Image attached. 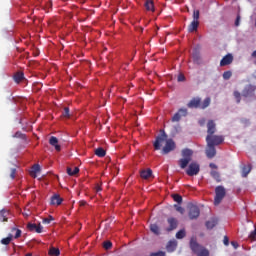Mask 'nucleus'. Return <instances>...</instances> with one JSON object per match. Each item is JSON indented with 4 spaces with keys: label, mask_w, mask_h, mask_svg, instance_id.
<instances>
[{
    "label": "nucleus",
    "mask_w": 256,
    "mask_h": 256,
    "mask_svg": "<svg viewBox=\"0 0 256 256\" xmlns=\"http://www.w3.org/2000/svg\"><path fill=\"white\" fill-rule=\"evenodd\" d=\"M211 105V98L207 97L204 99L203 102H201L200 97H194L192 98L189 103L187 104V107L189 109H207Z\"/></svg>",
    "instance_id": "obj_1"
},
{
    "label": "nucleus",
    "mask_w": 256,
    "mask_h": 256,
    "mask_svg": "<svg viewBox=\"0 0 256 256\" xmlns=\"http://www.w3.org/2000/svg\"><path fill=\"white\" fill-rule=\"evenodd\" d=\"M161 141H166L164 147L162 148V153L163 155H167L171 153V151H175V141L173 139H168L167 140V134L165 133V130H161Z\"/></svg>",
    "instance_id": "obj_2"
},
{
    "label": "nucleus",
    "mask_w": 256,
    "mask_h": 256,
    "mask_svg": "<svg viewBox=\"0 0 256 256\" xmlns=\"http://www.w3.org/2000/svg\"><path fill=\"white\" fill-rule=\"evenodd\" d=\"M190 249L195 253L197 256H209L210 252L207 248L197 243V240L191 239L190 240Z\"/></svg>",
    "instance_id": "obj_3"
},
{
    "label": "nucleus",
    "mask_w": 256,
    "mask_h": 256,
    "mask_svg": "<svg viewBox=\"0 0 256 256\" xmlns=\"http://www.w3.org/2000/svg\"><path fill=\"white\" fill-rule=\"evenodd\" d=\"M182 157L183 158L179 160V166L181 167V169H185V167H187L189 163H191V159L193 157V150L188 148L183 149Z\"/></svg>",
    "instance_id": "obj_4"
},
{
    "label": "nucleus",
    "mask_w": 256,
    "mask_h": 256,
    "mask_svg": "<svg viewBox=\"0 0 256 256\" xmlns=\"http://www.w3.org/2000/svg\"><path fill=\"white\" fill-rule=\"evenodd\" d=\"M225 195H227V192L225 191V187L223 186H217L215 188V198H214V205H221V201L225 199Z\"/></svg>",
    "instance_id": "obj_5"
},
{
    "label": "nucleus",
    "mask_w": 256,
    "mask_h": 256,
    "mask_svg": "<svg viewBox=\"0 0 256 256\" xmlns=\"http://www.w3.org/2000/svg\"><path fill=\"white\" fill-rule=\"evenodd\" d=\"M223 141H225V138H223V136H218V135H207L206 136V143L212 145V146H216V145H221V143H223Z\"/></svg>",
    "instance_id": "obj_6"
},
{
    "label": "nucleus",
    "mask_w": 256,
    "mask_h": 256,
    "mask_svg": "<svg viewBox=\"0 0 256 256\" xmlns=\"http://www.w3.org/2000/svg\"><path fill=\"white\" fill-rule=\"evenodd\" d=\"M201 215V211L199 210V207L196 205H190L189 211H188V217L189 219H197Z\"/></svg>",
    "instance_id": "obj_7"
},
{
    "label": "nucleus",
    "mask_w": 256,
    "mask_h": 256,
    "mask_svg": "<svg viewBox=\"0 0 256 256\" xmlns=\"http://www.w3.org/2000/svg\"><path fill=\"white\" fill-rule=\"evenodd\" d=\"M199 171H200L199 164H197V163H195V162H192V163L189 165V167H188L186 173H187V175H189V177H193V176H195V175H199Z\"/></svg>",
    "instance_id": "obj_8"
},
{
    "label": "nucleus",
    "mask_w": 256,
    "mask_h": 256,
    "mask_svg": "<svg viewBox=\"0 0 256 256\" xmlns=\"http://www.w3.org/2000/svg\"><path fill=\"white\" fill-rule=\"evenodd\" d=\"M160 221L159 220H152V223L150 224V231L151 233H153L154 235H160L161 233V229L159 228L160 225Z\"/></svg>",
    "instance_id": "obj_9"
},
{
    "label": "nucleus",
    "mask_w": 256,
    "mask_h": 256,
    "mask_svg": "<svg viewBox=\"0 0 256 256\" xmlns=\"http://www.w3.org/2000/svg\"><path fill=\"white\" fill-rule=\"evenodd\" d=\"M231 63H233V54L228 53L221 59L220 67H227V65H231Z\"/></svg>",
    "instance_id": "obj_10"
},
{
    "label": "nucleus",
    "mask_w": 256,
    "mask_h": 256,
    "mask_svg": "<svg viewBox=\"0 0 256 256\" xmlns=\"http://www.w3.org/2000/svg\"><path fill=\"white\" fill-rule=\"evenodd\" d=\"M185 116H187V109L180 108L178 112H176L172 117V121L174 122L181 121V117H185Z\"/></svg>",
    "instance_id": "obj_11"
},
{
    "label": "nucleus",
    "mask_w": 256,
    "mask_h": 256,
    "mask_svg": "<svg viewBox=\"0 0 256 256\" xmlns=\"http://www.w3.org/2000/svg\"><path fill=\"white\" fill-rule=\"evenodd\" d=\"M215 155H217V150L215 149V146L207 143L206 156L208 157V159H213Z\"/></svg>",
    "instance_id": "obj_12"
},
{
    "label": "nucleus",
    "mask_w": 256,
    "mask_h": 256,
    "mask_svg": "<svg viewBox=\"0 0 256 256\" xmlns=\"http://www.w3.org/2000/svg\"><path fill=\"white\" fill-rule=\"evenodd\" d=\"M27 229L28 231H35L36 233H43V226H41V224L37 225L33 223H28Z\"/></svg>",
    "instance_id": "obj_13"
},
{
    "label": "nucleus",
    "mask_w": 256,
    "mask_h": 256,
    "mask_svg": "<svg viewBox=\"0 0 256 256\" xmlns=\"http://www.w3.org/2000/svg\"><path fill=\"white\" fill-rule=\"evenodd\" d=\"M216 131H217V124H215V121L209 120L207 123L208 135H213Z\"/></svg>",
    "instance_id": "obj_14"
},
{
    "label": "nucleus",
    "mask_w": 256,
    "mask_h": 256,
    "mask_svg": "<svg viewBox=\"0 0 256 256\" xmlns=\"http://www.w3.org/2000/svg\"><path fill=\"white\" fill-rule=\"evenodd\" d=\"M253 95H255V87L250 85L243 90V97H253Z\"/></svg>",
    "instance_id": "obj_15"
},
{
    "label": "nucleus",
    "mask_w": 256,
    "mask_h": 256,
    "mask_svg": "<svg viewBox=\"0 0 256 256\" xmlns=\"http://www.w3.org/2000/svg\"><path fill=\"white\" fill-rule=\"evenodd\" d=\"M49 144L56 149V151H61V145H59V139L57 137L52 136L49 139Z\"/></svg>",
    "instance_id": "obj_16"
},
{
    "label": "nucleus",
    "mask_w": 256,
    "mask_h": 256,
    "mask_svg": "<svg viewBox=\"0 0 256 256\" xmlns=\"http://www.w3.org/2000/svg\"><path fill=\"white\" fill-rule=\"evenodd\" d=\"M7 221H9V210H0V223H6Z\"/></svg>",
    "instance_id": "obj_17"
},
{
    "label": "nucleus",
    "mask_w": 256,
    "mask_h": 256,
    "mask_svg": "<svg viewBox=\"0 0 256 256\" xmlns=\"http://www.w3.org/2000/svg\"><path fill=\"white\" fill-rule=\"evenodd\" d=\"M175 249H177V242L175 240L169 241L166 245V251H168V253H173Z\"/></svg>",
    "instance_id": "obj_18"
},
{
    "label": "nucleus",
    "mask_w": 256,
    "mask_h": 256,
    "mask_svg": "<svg viewBox=\"0 0 256 256\" xmlns=\"http://www.w3.org/2000/svg\"><path fill=\"white\" fill-rule=\"evenodd\" d=\"M61 203H63V198L59 194H54L51 197V205H61Z\"/></svg>",
    "instance_id": "obj_19"
},
{
    "label": "nucleus",
    "mask_w": 256,
    "mask_h": 256,
    "mask_svg": "<svg viewBox=\"0 0 256 256\" xmlns=\"http://www.w3.org/2000/svg\"><path fill=\"white\" fill-rule=\"evenodd\" d=\"M168 225L169 227L166 229V231H174V229L177 227V219L168 218Z\"/></svg>",
    "instance_id": "obj_20"
},
{
    "label": "nucleus",
    "mask_w": 256,
    "mask_h": 256,
    "mask_svg": "<svg viewBox=\"0 0 256 256\" xmlns=\"http://www.w3.org/2000/svg\"><path fill=\"white\" fill-rule=\"evenodd\" d=\"M199 29V21L193 20L191 24L188 26V32L193 33Z\"/></svg>",
    "instance_id": "obj_21"
},
{
    "label": "nucleus",
    "mask_w": 256,
    "mask_h": 256,
    "mask_svg": "<svg viewBox=\"0 0 256 256\" xmlns=\"http://www.w3.org/2000/svg\"><path fill=\"white\" fill-rule=\"evenodd\" d=\"M218 223H219V220L217 218H212L206 222V227L207 229H213L214 227H217Z\"/></svg>",
    "instance_id": "obj_22"
},
{
    "label": "nucleus",
    "mask_w": 256,
    "mask_h": 256,
    "mask_svg": "<svg viewBox=\"0 0 256 256\" xmlns=\"http://www.w3.org/2000/svg\"><path fill=\"white\" fill-rule=\"evenodd\" d=\"M144 7L147 11H155V4L153 3V0H146Z\"/></svg>",
    "instance_id": "obj_23"
},
{
    "label": "nucleus",
    "mask_w": 256,
    "mask_h": 256,
    "mask_svg": "<svg viewBox=\"0 0 256 256\" xmlns=\"http://www.w3.org/2000/svg\"><path fill=\"white\" fill-rule=\"evenodd\" d=\"M151 175H153V170H151V169L140 171V177L142 179H149V177H151Z\"/></svg>",
    "instance_id": "obj_24"
},
{
    "label": "nucleus",
    "mask_w": 256,
    "mask_h": 256,
    "mask_svg": "<svg viewBox=\"0 0 256 256\" xmlns=\"http://www.w3.org/2000/svg\"><path fill=\"white\" fill-rule=\"evenodd\" d=\"M40 171H41V166L39 164H34L32 166L30 175L35 178V177H37V173H39Z\"/></svg>",
    "instance_id": "obj_25"
},
{
    "label": "nucleus",
    "mask_w": 256,
    "mask_h": 256,
    "mask_svg": "<svg viewBox=\"0 0 256 256\" xmlns=\"http://www.w3.org/2000/svg\"><path fill=\"white\" fill-rule=\"evenodd\" d=\"M25 79V74L23 72H18L14 75V81L15 83H20Z\"/></svg>",
    "instance_id": "obj_26"
},
{
    "label": "nucleus",
    "mask_w": 256,
    "mask_h": 256,
    "mask_svg": "<svg viewBox=\"0 0 256 256\" xmlns=\"http://www.w3.org/2000/svg\"><path fill=\"white\" fill-rule=\"evenodd\" d=\"M154 149L156 150V151H159V149H161V135H158L157 137H156V140L154 141Z\"/></svg>",
    "instance_id": "obj_27"
},
{
    "label": "nucleus",
    "mask_w": 256,
    "mask_h": 256,
    "mask_svg": "<svg viewBox=\"0 0 256 256\" xmlns=\"http://www.w3.org/2000/svg\"><path fill=\"white\" fill-rule=\"evenodd\" d=\"M211 177H213V179H215V181H217V183H221V174H219V172L213 170L210 173Z\"/></svg>",
    "instance_id": "obj_28"
},
{
    "label": "nucleus",
    "mask_w": 256,
    "mask_h": 256,
    "mask_svg": "<svg viewBox=\"0 0 256 256\" xmlns=\"http://www.w3.org/2000/svg\"><path fill=\"white\" fill-rule=\"evenodd\" d=\"M95 155H97V157H105V155H107V152L105 151V149L100 147L95 150Z\"/></svg>",
    "instance_id": "obj_29"
},
{
    "label": "nucleus",
    "mask_w": 256,
    "mask_h": 256,
    "mask_svg": "<svg viewBox=\"0 0 256 256\" xmlns=\"http://www.w3.org/2000/svg\"><path fill=\"white\" fill-rule=\"evenodd\" d=\"M49 255H51V256H59V255H61V251H59L58 248L51 247L50 250H49Z\"/></svg>",
    "instance_id": "obj_30"
},
{
    "label": "nucleus",
    "mask_w": 256,
    "mask_h": 256,
    "mask_svg": "<svg viewBox=\"0 0 256 256\" xmlns=\"http://www.w3.org/2000/svg\"><path fill=\"white\" fill-rule=\"evenodd\" d=\"M249 173H251V165L244 166L242 168V177H247V175H249Z\"/></svg>",
    "instance_id": "obj_31"
},
{
    "label": "nucleus",
    "mask_w": 256,
    "mask_h": 256,
    "mask_svg": "<svg viewBox=\"0 0 256 256\" xmlns=\"http://www.w3.org/2000/svg\"><path fill=\"white\" fill-rule=\"evenodd\" d=\"M79 173V167H74V170L71 168H67V174L73 177V175H77Z\"/></svg>",
    "instance_id": "obj_32"
},
{
    "label": "nucleus",
    "mask_w": 256,
    "mask_h": 256,
    "mask_svg": "<svg viewBox=\"0 0 256 256\" xmlns=\"http://www.w3.org/2000/svg\"><path fill=\"white\" fill-rule=\"evenodd\" d=\"M11 241H13V235L9 234L8 237L3 238L1 240V243H2V245H9V243H11Z\"/></svg>",
    "instance_id": "obj_33"
},
{
    "label": "nucleus",
    "mask_w": 256,
    "mask_h": 256,
    "mask_svg": "<svg viewBox=\"0 0 256 256\" xmlns=\"http://www.w3.org/2000/svg\"><path fill=\"white\" fill-rule=\"evenodd\" d=\"M62 117L65 119H69L71 117V114L69 113V107H65L62 112Z\"/></svg>",
    "instance_id": "obj_34"
},
{
    "label": "nucleus",
    "mask_w": 256,
    "mask_h": 256,
    "mask_svg": "<svg viewBox=\"0 0 256 256\" xmlns=\"http://www.w3.org/2000/svg\"><path fill=\"white\" fill-rule=\"evenodd\" d=\"M232 75H233V73L231 71H225L223 73V79L225 81H229V79H231Z\"/></svg>",
    "instance_id": "obj_35"
},
{
    "label": "nucleus",
    "mask_w": 256,
    "mask_h": 256,
    "mask_svg": "<svg viewBox=\"0 0 256 256\" xmlns=\"http://www.w3.org/2000/svg\"><path fill=\"white\" fill-rule=\"evenodd\" d=\"M185 235V230L182 229L176 233V239H184Z\"/></svg>",
    "instance_id": "obj_36"
},
{
    "label": "nucleus",
    "mask_w": 256,
    "mask_h": 256,
    "mask_svg": "<svg viewBox=\"0 0 256 256\" xmlns=\"http://www.w3.org/2000/svg\"><path fill=\"white\" fill-rule=\"evenodd\" d=\"M103 247L104 249H106L107 251H109V249H111V247H113V243L111 241H105L103 243Z\"/></svg>",
    "instance_id": "obj_37"
},
{
    "label": "nucleus",
    "mask_w": 256,
    "mask_h": 256,
    "mask_svg": "<svg viewBox=\"0 0 256 256\" xmlns=\"http://www.w3.org/2000/svg\"><path fill=\"white\" fill-rule=\"evenodd\" d=\"M173 199L176 203H181L183 201V197H181L179 194H174Z\"/></svg>",
    "instance_id": "obj_38"
},
{
    "label": "nucleus",
    "mask_w": 256,
    "mask_h": 256,
    "mask_svg": "<svg viewBox=\"0 0 256 256\" xmlns=\"http://www.w3.org/2000/svg\"><path fill=\"white\" fill-rule=\"evenodd\" d=\"M199 15H200L199 10H194V12H193V21H199Z\"/></svg>",
    "instance_id": "obj_39"
},
{
    "label": "nucleus",
    "mask_w": 256,
    "mask_h": 256,
    "mask_svg": "<svg viewBox=\"0 0 256 256\" xmlns=\"http://www.w3.org/2000/svg\"><path fill=\"white\" fill-rule=\"evenodd\" d=\"M234 97L236 99V103H241V93L235 91L234 92Z\"/></svg>",
    "instance_id": "obj_40"
},
{
    "label": "nucleus",
    "mask_w": 256,
    "mask_h": 256,
    "mask_svg": "<svg viewBox=\"0 0 256 256\" xmlns=\"http://www.w3.org/2000/svg\"><path fill=\"white\" fill-rule=\"evenodd\" d=\"M12 231H16L14 239H19V237H21V230L20 229L12 228Z\"/></svg>",
    "instance_id": "obj_41"
},
{
    "label": "nucleus",
    "mask_w": 256,
    "mask_h": 256,
    "mask_svg": "<svg viewBox=\"0 0 256 256\" xmlns=\"http://www.w3.org/2000/svg\"><path fill=\"white\" fill-rule=\"evenodd\" d=\"M17 174V168L10 169V177L11 179H15V175Z\"/></svg>",
    "instance_id": "obj_42"
},
{
    "label": "nucleus",
    "mask_w": 256,
    "mask_h": 256,
    "mask_svg": "<svg viewBox=\"0 0 256 256\" xmlns=\"http://www.w3.org/2000/svg\"><path fill=\"white\" fill-rule=\"evenodd\" d=\"M14 137L18 138V139H25V134L21 133V132H16L14 134Z\"/></svg>",
    "instance_id": "obj_43"
},
{
    "label": "nucleus",
    "mask_w": 256,
    "mask_h": 256,
    "mask_svg": "<svg viewBox=\"0 0 256 256\" xmlns=\"http://www.w3.org/2000/svg\"><path fill=\"white\" fill-rule=\"evenodd\" d=\"M249 238L252 240V241H255L256 239V228L254 231H252L249 235Z\"/></svg>",
    "instance_id": "obj_44"
},
{
    "label": "nucleus",
    "mask_w": 256,
    "mask_h": 256,
    "mask_svg": "<svg viewBox=\"0 0 256 256\" xmlns=\"http://www.w3.org/2000/svg\"><path fill=\"white\" fill-rule=\"evenodd\" d=\"M240 23H241V16L238 15V16L236 17V20H235V26H236V27H239Z\"/></svg>",
    "instance_id": "obj_45"
},
{
    "label": "nucleus",
    "mask_w": 256,
    "mask_h": 256,
    "mask_svg": "<svg viewBox=\"0 0 256 256\" xmlns=\"http://www.w3.org/2000/svg\"><path fill=\"white\" fill-rule=\"evenodd\" d=\"M177 80H178L179 83L185 81V75L179 74Z\"/></svg>",
    "instance_id": "obj_46"
},
{
    "label": "nucleus",
    "mask_w": 256,
    "mask_h": 256,
    "mask_svg": "<svg viewBox=\"0 0 256 256\" xmlns=\"http://www.w3.org/2000/svg\"><path fill=\"white\" fill-rule=\"evenodd\" d=\"M223 243L226 247L229 246V237L224 236Z\"/></svg>",
    "instance_id": "obj_47"
},
{
    "label": "nucleus",
    "mask_w": 256,
    "mask_h": 256,
    "mask_svg": "<svg viewBox=\"0 0 256 256\" xmlns=\"http://www.w3.org/2000/svg\"><path fill=\"white\" fill-rule=\"evenodd\" d=\"M42 223H44V225H49L51 223V220L49 218H44L42 220Z\"/></svg>",
    "instance_id": "obj_48"
},
{
    "label": "nucleus",
    "mask_w": 256,
    "mask_h": 256,
    "mask_svg": "<svg viewBox=\"0 0 256 256\" xmlns=\"http://www.w3.org/2000/svg\"><path fill=\"white\" fill-rule=\"evenodd\" d=\"M176 211H178V212L181 213V214L185 213V209H184L183 207H181V206H178V207L176 208Z\"/></svg>",
    "instance_id": "obj_49"
},
{
    "label": "nucleus",
    "mask_w": 256,
    "mask_h": 256,
    "mask_svg": "<svg viewBox=\"0 0 256 256\" xmlns=\"http://www.w3.org/2000/svg\"><path fill=\"white\" fill-rule=\"evenodd\" d=\"M232 247H234V249H238L239 248V243L232 241L231 242Z\"/></svg>",
    "instance_id": "obj_50"
},
{
    "label": "nucleus",
    "mask_w": 256,
    "mask_h": 256,
    "mask_svg": "<svg viewBox=\"0 0 256 256\" xmlns=\"http://www.w3.org/2000/svg\"><path fill=\"white\" fill-rule=\"evenodd\" d=\"M150 256H161V250L151 253Z\"/></svg>",
    "instance_id": "obj_51"
},
{
    "label": "nucleus",
    "mask_w": 256,
    "mask_h": 256,
    "mask_svg": "<svg viewBox=\"0 0 256 256\" xmlns=\"http://www.w3.org/2000/svg\"><path fill=\"white\" fill-rule=\"evenodd\" d=\"M87 205L86 201H80V207H85Z\"/></svg>",
    "instance_id": "obj_52"
},
{
    "label": "nucleus",
    "mask_w": 256,
    "mask_h": 256,
    "mask_svg": "<svg viewBox=\"0 0 256 256\" xmlns=\"http://www.w3.org/2000/svg\"><path fill=\"white\" fill-rule=\"evenodd\" d=\"M209 167H210L211 169H217V166H216L214 163H210V164H209Z\"/></svg>",
    "instance_id": "obj_53"
},
{
    "label": "nucleus",
    "mask_w": 256,
    "mask_h": 256,
    "mask_svg": "<svg viewBox=\"0 0 256 256\" xmlns=\"http://www.w3.org/2000/svg\"><path fill=\"white\" fill-rule=\"evenodd\" d=\"M254 59H256V50L251 55ZM254 64L256 65V60L254 61Z\"/></svg>",
    "instance_id": "obj_54"
},
{
    "label": "nucleus",
    "mask_w": 256,
    "mask_h": 256,
    "mask_svg": "<svg viewBox=\"0 0 256 256\" xmlns=\"http://www.w3.org/2000/svg\"><path fill=\"white\" fill-rule=\"evenodd\" d=\"M199 124L203 127V125H205V119H201V120L199 121Z\"/></svg>",
    "instance_id": "obj_55"
},
{
    "label": "nucleus",
    "mask_w": 256,
    "mask_h": 256,
    "mask_svg": "<svg viewBox=\"0 0 256 256\" xmlns=\"http://www.w3.org/2000/svg\"><path fill=\"white\" fill-rule=\"evenodd\" d=\"M99 191H101V186L96 187V192L99 193Z\"/></svg>",
    "instance_id": "obj_56"
},
{
    "label": "nucleus",
    "mask_w": 256,
    "mask_h": 256,
    "mask_svg": "<svg viewBox=\"0 0 256 256\" xmlns=\"http://www.w3.org/2000/svg\"><path fill=\"white\" fill-rule=\"evenodd\" d=\"M48 219H50L51 221H55V218H53V216H49V218Z\"/></svg>",
    "instance_id": "obj_57"
},
{
    "label": "nucleus",
    "mask_w": 256,
    "mask_h": 256,
    "mask_svg": "<svg viewBox=\"0 0 256 256\" xmlns=\"http://www.w3.org/2000/svg\"><path fill=\"white\" fill-rule=\"evenodd\" d=\"M161 256H165V252L162 251V252H161Z\"/></svg>",
    "instance_id": "obj_58"
}]
</instances>
